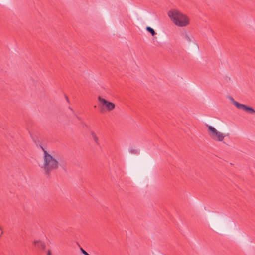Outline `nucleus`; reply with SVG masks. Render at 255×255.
Masks as SVG:
<instances>
[{
    "mask_svg": "<svg viewBox=\"0 0 255 255\" xmlns=\"http://www.w3.org/2000/svg\"><path fill=\"white\" fill-rule=\"evenodd\" d=\"M39 146L43 152L42 163L39 166L42 169L43 174L49 176L52 171L58 168L59 162L55 157L50 154L41 145Z\"/></svg>",
    "mask_w": 255,
    "mask_h": 255,
    "instance_id": "1",
    "label": "nucleus"
},
{
    "mask_svg": "<svg viewBox=\"0 0 255 255\" xmlns=\"http://www.w3.org/2000/svg\"><path fill=\"white\" fill-rule=\"evenodd\" d=\"M168 15L173 23L178 26L184 27L189 23L187 16L176 9L169 11Z\"/></svg>",
    "mask_w": 255,
    "mask_h": 255,
    "instance_id": "2",
    "label": "nucleus"
},
{
    "mask_svg": "<svg viewBox=\"0 0 255 255\" xmlns=\"http://www.w3.org/2000/svg\"><path fill=\"white\" fill-rule=\"evenodd\" d=\"M208 128V134L214 140L218 141H222L225 136L222 133L218 131L214 127L211 126H207Z\"/></svg>",
    "mask_w": 255,
    "mask_h": 255,
    "instance_id": "3",
    "label": "nucleus"
},
{
    "mask_svg": "<svg viewBox=\"0 0 255 255\" xmlns=\"http://www.w3.org/2000/svg\"><path fill=\"white\" fill-rule=\"evenodd\" d=\"M98 99L102 105L105 106L108 111H111L115 108V104L114 103L109 102L100 96L98 97Z\"/></svg>",
    "mask_w": 255,
    "mask_h": 255,
    "instance_id": "4",
    "label": "nucleus"
},
{
    "mask_svg": "<svg viewBox=\"0 0 255 255\" xmlns=\"http://www.w3.org/2000/svg\"><path fill=\"white\" fill-rule=\"evenodd\" d=\"M237 108L239 109L242 110L249 114H255V110L251 107L242 104H237Z\"/></svg>",
    "mask_w": 255,
    "mask_h": 255,
    "instance_id": "5",
    "label": "nucleus"
},
{
    "mask_svg": "<svg viewBox=\"0 0 255 255\" xmlns=\"http://www.w3.org/2000/svg\"><path fill=\"white\" fill-rule=\"evenodd\" d=\"M34 244L36 248L42 250H44L46 247L45 244L42 241L35 240Z\"/></svg>",
    "mask_w": 255,
    "mask_h": 255,
    "instance_id": "6",
    "label": "nucleus"
},
{
    "mask_svg": "<svg viewBox=\"0 0 255 255\" xmlns=\"http://www.w3.org/2000/svg\"><path fill=\"white\" fill-rule=\"evenodd\" d=\"M91 135L93 138L94 142L97 145H100L99 140L98 137L96 136L95 133L93 131H91Z\"/></svg>",
    "mask_w": 255,
    "mask_h": 255,
    "instance_id": "7",
    "label": "nucleus"
},
{
    "mask_svg": "<svg viewBox=\"0 0 255 255\" xmlns=\"http://www.w3.org/2000/svg\"><path fill=\"white\" fill-rule=\"evenodd\" d=\"M128 150L130 153L133 154L137 155V154H139L140 153L139 150L138 149H135V148H132V147L129 148Z\"/></svg>",
    "mask_w": 255,
    "mask_h": 255,
    "instance_id": "8",
    "label": "nucleus"
},
{
    "mask_svg": "<svg viewBox=\"0 0 255 255\" xmlns=\"http://www.w3.org/2000/svg\"><path fill=\"white\" fill-rule=\"evenodd\" d=\"M146 29L148 32L150 33L152 36H154L156 34L155 30L149 26L146 27Z\"/></svg>",
    "mask_w": 255,
    "mask_h": 255,
    "instance_id": "9",
    "label": "nucleus"
},
{
    "mask_svg": "<svg viewBox=\"0 0 255 255\" xmlns=\"http://www.w3.org/2000/svg\"><path fill=\"white\" fill-rule=\"evenodd\" d=\"M184 38L188 42H191V39L188 34L185 33L183 35Z\"/></svg>",
    "mask_w": 255,
    "mask_h": 255,
    "instance_id": "10",
    "label": "nucleus"
},
{
    "mask_svg": "<svg viewBox=\"0 0 255 255\" xmlns=\"http://www.w3.org/2000/svg\"><path fill=\"white\" fill-rule=\"evenodd\" d=\"M229 99L231 100V101L232 102V103L237 107V104H240L239 103H238V102L234 100V98L232 97H229Z\"/></svg>",
    "mask_w": 255,
    "mask_h": 255,
    "instance_id": "11",
    "label": "nucleus"
},
{
    "mask_svg": "<svg viewBox=\"0 0 255 255\" xmlns=\"http://www.w3.org/2000/svg\"><path fill=\"white\" fill-rule=\"evenodd\" d=\"M47 255H52V253L50 250H48L47 251Z\"/></svg>",
    "mask_w": 255,
    "mask_h": 255,
    "instance_id": "12",
    "label": "nucleus"
},
{
    "mask_svg": "<svg viewBox=\"0 0 255 255\" xmlns=\"http://www.w3.org/2000/svg\"><path fill=\"white\" fill-rule=\"evenodd\" d=\"M100 112L101 113L104 112V109L103 108L101 107V109H100Z\"/></svg>",
    "mask_w": 255,
    "mask_h": 255,
    "instance_id": "13",
    "label": "nucleus"
},
{
    "mask_svg": "<svg viewBox=\"0 0 255 255\" xmlns=\"http://www.w3.org/2000/svg\"><path fill=\"white\" fill-rule=\"evenodd\" d=\"M35 143H36V146H38V144L36 143V141H35Z\"/></svg>",
    "mask_w": 255,
    "mask_h": 255,
    "instance_id": "14",
    "label": "nucleus"
},
{
    "mask_svg": "<svg viewBox=\"0 0 255 255\" xmlns=\"http://www.w3.org/2000/svg\"><path fill=\"white\" fill-rule=\"evenodd\" d=\"M69 109H70L71 111H72V110H72V108H71L70 107H69Z\"/></svg>",
    "mask_w": 255,
    "mask_h": 255,
    "instance_id": "15",
    "label": "nucleus"
},
{
    "mask_svg": "<svg viewBox=\"0 0 255 255\" xmlns=\"http://www.w3.org/2000/svg\"><path fill=\"white\" fill-rule=\"evenodd\" d=\"M66 99H67V101H68V97H66Z\"/></svg>",
    "mask_w": 255,
    "mask_h": 255,
    "instance_id": "16",
    "label": "nucleus"
}]
</instances>
